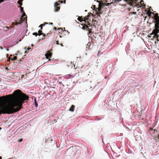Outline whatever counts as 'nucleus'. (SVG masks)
I'll return each mask as SVG.
<instances>
[{"mask_svg": "<svg viewBox=\"0 0 159 159\" xmlns=\"http://www.w3.org/2000/svg\"><path fill=\"white\" fill-rule=\"evenodd\" d=\"M89 15H88L86 16L83 17L82 16H79L78 18V20L80 22L84 21L86 23H87L89 25H90V24L88 20V18L89 17Z\"/></svg>", "mask_w": 159, "mask_h": 159, "instance_id": "obj_1", "label": "nucleus"}, {"mask_svg": "<svg viewBox=\"0 0 159 159\" xmlns=\"http://www.w3.org/2000/svg\"><path fill=\"white\" fill-rule=\"evenodd\" d=\"M105 3L102 2V3H100L99 4L98 8H97V9L98 10V11H97L96 13V14L97 15V16H100V14L102 13V12H100L101 11L102 6L104 5Z\"/></svg>", "mask_w": 159, "mask_h": 159, "instance_id": "obj_2", "label": "nucleus"}, {"mask_svg": "<svg viewBox=\"0 0 159 159\" xmlns=\"http://www.w3.org/2000/svg\"><path fill=\"white\" fill-rule=\"evenodd\" d=\"M82 25L83 26V27H82V28L84 30H88L89 31V33H92V30L91 28H90L89 27L90 26H89L88 25H86L85 24H82Z\"/></svg>", "mask_w": 159, "mask_h": 159, "instance_id": "obj_3", "label": "nucleus"}, {"mask_svg": "<svg viewBox=\"0 0 159 159\" xmlns=\"http://www.w3.org/2000/svg\"><path fill=\"white\" fill-rule=\"evenodd\" d=\"M60 5V3H58L57 2H55L54 4V7L55 9L54 11H58L60 9V7H59V5Z\"/></svg>", "mask_w": 159, "mask_h": 159, "instance_id": "obj_4", "label": "nucleus"}, {"mask_svg": "<svg viewBox=\"0 0 159 159\" xmlns=\"http://www.w3.org/2000/svg\"><path fill=\"white\" fill-rule=\"evenodd\" d=\"M46 58L47 59H49V58L51 57L52 55V53L50 52L49 51H48L47 53L45 55Z\"/></svg>", "mask_w": 159, "mask_h": 159, "instance_id": "obj_5", "label": "nucleus"}, {"mask_svg": "<svg viewBox=\"0 0 159 159\" xmlns=\"http://www.w3.org/2000/svg\"><path fill=\"white\" fill-rule=\"evenodd\" d=\"M136 81V80L134 79H132L131 77H130V84H133L134 83H135Z\"/></svg>", "mask_w": 159, "mask_h": 159, "instance_id": "obj_6", "label": "nucleus"}, {"mask_svg": "<svg viewBox=\"0 0 159 159\" xmlns=\"http://www.w3.org/2000/svg\"><path fill=\"white\" fill-rule=\"evenodd\" d=\"M75 107V106L74 105H72L71 106V107L70 108L69 110L71 111H74V110Z\"/></svg>", "mask_w": 159, "mask_h": 159, "instance_id": "obj_7", "label": "nucleus"}, {"mask_svg": "<svg viewBox=\"0 0 159 159\" xmlns=\"http://www.w3.org/2000/svg\"><path fill=\"white\" fill-rule=\"evenodd\" d=\"M121 0H112V1H115L116 2H119ZM126 2H127L128 4H129V0H124Z\"/></svg>", "mask_w": 159, "mask_h": 159, "instance_id": "obj_8", "label": "nucleus"}, {"mask_svg": "<svg viewBox=\"0 0 159 159\" xmlns=\"http://www.w3.org/2000/svg\"><path fill=\"white\" fill-rule=\"evenodd\" d=\"M38 34L39 36L43 34V33L42 32V31L41 30H39L38 31Z\"/></svg>", "mask_w": 159, "mask_h": 159, "instance_id": "obj_9", "label": "nucleus"}, {"mask_svg": "<svg viewBox=\"0 0 159 159\" xmlns=\"http://www.w3.org/2000/svg\"><path fill=\"white\" fill-rule=\"evenodd\" d=\"M91 45V44L90 43H89L87 45V48L90 49V46Z\"/></svg>", "mask_w": 159, "mask_h": 159, "instance_id": "obj_10", "label": "nucleus"}, {"mask_svg": "<svg viewBox=\"0 0 159 159\" xmlns=\"http://www.w3.org/2000/svg\"><path fill=\"white\" fill-rule=\"evenodd\" d=\"M21 23V22L20 21V22H14L15 25H16L19 24H20Z\"/></svg>", "mask_w": 159, "mask_h": 159, "instance_id": "obj_11", "label": "nucleus"}, {"mask_svg": "<svg viewBox=\"0 0 159 159\" xmlns=\"http://www.w3.org/2000/svg\"><path fill=\"white\" fill-rule=\"evenodd\" d=\"M34 104H35V107H38V104L37 103L36 98H35V99H34Z\"/></svg>", "mask_w": 159, "mask_h": 159, "instance_id": "obj_12", "label": "nucleus"}, {"mask_svg": "<svg viewBox=\"0 0 159 159\" xmlns=\"http://www.w3.org/2000/svg\"><path fill=\"white\" fill-rule=\"evenodd\" d=\"M57 29H58V30H61V32H63L64 31V30H65V28H63V29H61L60 28H58Z\"/></svg>", "mask_w": 159, "mask_h": 159, "instance_id": "obj_13", "label": "nucleus"}, {"mask_svg": "<svg viewBox=\"0 0 159 159\" xmlns=\"http://www.w3.org/2000/svg\"><path fill=\"white\" fill-rule=\"evenodd\" d=\"M48 24V23H47V22H45V23H44V24H41L40 25V26L43 27V26H44L45 25H47Z\"/></svg>", "mask_w": 159, "mask_h": 159, "instance_id": "obj_14", "label": "nucleus"}, {"mask_svg": "<svg viewBox=\"0 0 159 159\" xmlns=\"http://www.w3.org/2000/svg\"><path fill=\"white\" fill-rule=\"evenodd\" d=\"M11 59L12 60H15L16 59L17 57L16 56H14L13 57V58H11Z\"/></svg>", "mask_w": 159, "mask_h": 159, "instance_id": "obj_15", "label": "nucleus"}, {"mask_svg": "<svg viewBox=\"0 0 159 159\" xmlns=\"http://www.w3.org/2000/svg\"><path fill=\"white\" fill-rule=\"evenodd\" d=\"M18 3L19 4H20L21 5L22 4V1L21 0H19L18 2Z\"/></svg>", "mask_w": 159, "mask_h": 159, "instance_id": "obj_16", "label": "nucleus"}, {"mask_svg": "<svg viewBox=\"0 0 159 159\" xmlns=\"http://www.w3.org/2000/svg\"><path fill=\"white\" fill-rule=\"evenodd\" d=\"M33 35H35L36 36H37L38 35V34L37 33H33L32 34Z\"/></svg>", "mask_w": 159, "mask_h": 159, "instance_id": "obj_17", "label": "nucleus"}, {"mask_svg": "<svg viewBox=\"0 0 159 159\" xmlns=\"http://www.w3.org/2000/svg\"><path fill=\"white\" fill-rule=\"evenodd\" d=\"M111 3H113L112 2L111 3H105V4H104V5H106L107 6H108L109 5H110Z\"/></svg>", "mask_w": 159, "mask_h": 159, "instance_id": "obj_18", "label": "nucleus"}, {"mask_svg": "<svg viewBox=\"0 0 159 159\" xmlns=\"http://www.w3.org/2000/svg\"><path fill=\"white\" fill-rule=\"evenodd\" d=\"M56 41V44H59V42H58V40L56 41Z\"/></svg>", "mask_w": 159, "mask_h": 159, "instance_id": "obj_19", "label": "nucleus"}, {"mask_svg": "<svg viewBox=\"0 0 159 159\" xmlns=\"http://www.w3.org/2000/svg\"><path fill=\"white\" fill-rule=\"evenodd\" d=\"M22 140H23L22 139H20V140H18V142H21L22 141Z\"/></svg>", "mask_w": 159, "mask_h": 159, "instance_id": "obj_20", "label": "nucleus"}, {"mask_svg": "<svg viewBox=\"0 0 159 159\" xmlns=\"http://www.w3.org/2000/svg\"><path fill=\"white\" fill-rule=\"evenodd\" d=\"M20 10L21 11H22L23 10V8L22 7H21Z\"/></svg>", "mask_w": 159, "mask_h": 159, "instance_id": "obj_21", "label": "nucleus"}, {"mask_svg": "<svg viewBox=\"0 0 159 159\" xmlns=\"http://www.w3.org/2000/svg\"><path fill=\"white\" fill-rule=\"evenodd\" d=\"M26 15L25 14V12H24V13L23 14V17H24V16H25Z\"/></svg>", "mask_w": 159, "mask_h": 159, "instance_id": "obj_22", "label": "nucleus"}, {"mask_svg": "<svg viewBox=\"0 0 159 159\" xmlns=\"http://www.w3.org/2000/svg\"><path fill=\"white\" fill-rule=\"evenodd\" d=\"M22 18H20V21H21L22 20Z\"/></svg>", "mask_w": 159, "mask_h": 159, "instance_id": "obj_23", "label": "nucleus"}, {"mask_svg": "<svg viewBox=\"0 0 159 159\" xmlns=\"http://www.w3.org/2000/svg\"><path fill=\"white\" fill-rule=\"evenodd\" d=\"M96 21V20H94L93 19V24L94 23V22H95Z\"/></svg>", "mask_w": 159, "mask_h": 159, "instance_id": "obj_24", "label": "nucleus"}, {"mask_svg": "<svg viewBox=\"0 0 159 159\" xmlns=\"http://www.w3.org/2000/svg\"><path fill=\"white\" fill-rule=\"evenodd\" d=\"M39 27H40V29L41 30H42V28H43V27L42 26H40V25L39 26Z\"/></svg>", "mask_w": 159, "mask_h": 159, "instance_id": "obj_25", "label": "nucleus"}, {"mask_svg": "<svg viewBox=\"0 0 159 159\" xmlns=\"http://www.w3.org/2000/svg\"><path fill=\"white\" fill-rule=\"evenodd\" d=\"M4 0H0V3L3 2Z\"/></svg>", "mask_w": 159, "mask_h": 159, "instance_id": "obj_26", "label": "nucleus"}, {"mask_svg": "<svg viewBox=\"0 0 159 159\" xmlns=\"http://www.w3.org/2000/svg\"><path fill=\"white\" fill-rule=\"evenodd\" d=\"M132 151H131V150L130 149V154H132Z\"/></svg>", "mask_w": 159, "mask_h": 159, "instance_id": "obj_27", "label": "nucleus"}, {"mask_svg": "<svg viewBox=\"0 0 159 159\" xmlns=\"http://www.w3.org/2000/svg\"><path fill=\"white\" fill-rule=\"evenodd\" d=\"M156 41L158 42V41H159V39H158V38H157V39H156Z\"/></svg>", "mask_w": 159, "mask_h": 159, "instance_id": "obj_28", "label": "nucleus"}, {"mask_svg": "<svg viewBox=\"0 0 159 159\" xmlns=\"http://www.w3.org/2000/svg\"><path fill=\"white\" fill-rule=\"evenodd\" d=\"M97 2H99V3H101L99 1L97 0Z\"/></svg>", "mask_w": 159, "mask_h": 159, "instance_id": "obj_29", "label": "nucleus"}, {"mask_svg": "<svg viewBox=\"0 0 159 159\" xmlns=\"http://www.w3.org/2000/svg\"><path fill=\"white\" fill-rule=\"evenodd\" d=\"M49 24L50 25H53V23H49Z\"/></svg>", "mask_w": 159, "mask_h": 159, "instance_id": "obj_30", "label": "nucleus"}, {"mask_svg": "<svg viewBox=\"0 0 159 159\" xmlns=\"http://www.w3.org/2000/svg\"><path fill=\"white\" fill-rule=\"evenodd\" d=\"M53 29H54V30H57V28H56V27H54V28H53Z\"/></svg>", "mask_w": 159, "mask_h": 159, "instance_id": "obj_31", "label": "nucleus"}, {"mask_svg": "<svg viewBox=\"0 0 159 159\" xmlns=\"http://www.w3.org/2000/svg\"><path fill=\"white\" fill-rule=\"evenodd\" d=\"M59 2H60L61 3H62L63 2V1H59Z\"/></svg>", "mask_w": 159, "mask_h": 159, "instance_id": "obj_32", "label": "nucleus"}, {"mask_svg": "<svg viewBox=\"0 0 159 159\" xmlns=\"http://www.w3.org/2000/svg\"><path fill=\"white\" fill-rule=\"evenodd\" d=\"M64 3H66V1L65 0H64Z\"/></svg>", "mask_w": 159, "mask_h": 159, "instance_id": "obj_33", "label": "nucleus"}, {"mask_svg": "<svg viewBox=\"0 0 159 159\" xmlns=\"http://www.w3.org/2000/svg\"><path fill=\"white\" fill-rule=\"evenodd\" d=\"M93 7H94V8H95V7H96L95 5H94V6H93Z\"/></svg>", "mask_w": 159, "mask_h": 159, "instance_id": "obj_34", "label": "nucleus"}, {"mask_svg": "<svg viewBox=\"0 0 159 159\" xmlns=\"http://www.w3.org/2000/svg\"><path fill=\"white\" fill-rule=\"evenodd\" d=\"M157 35V38H158L159 37V35Z\"/></svg>", "mask_w": 159, "mask_h": 159, "instance_id": "obj_35", "label": "nucleus"}, {"mask_svg": "<svg viewBox=\"0 0 159 159\" xmlns=\"http://www.w3.org/2000/svg\"><path fill=\"white\" fill-rule=\"evenodd\" d=\"M59 36H60V38H61V34H60V35H59Z\"/></svg>", "mask_w": 159, "mask_h": 159, "instance_id": "obj_36", "label": "nucleus"}, {"mask_svg": "<svg viewBox=\"0 0 159 159\" xmlns=\"http://www.w3.org/2000/svg\"><path fill=\"white\" fill-rule=\"evenodd\" d=\"M60 45H61V46H63V45H62V44H61H61H60Z\"/></svg>", "mask_w": 159, "mask_h": 159, "instance_id": "obj_37", "label": "nucleus"}, {"mask_svg": "<svg viewBox=\"0 0 159 159\" xmlns=\"http://www.w3.org/2000/svg\"><path fill=\"white\" fill-rule=\"evenodd\" d=\"M0 159H2V158L1 157H0Z\"/></svg>", "mask_w": 159, "mask_h": 159, "instance_id": "obj_38", "label": "nucleus"}, {"mask_svg": "<svg viewBox=\"0 0 159 159\" xmlns=\"http://www.w3.org/2000/svg\"><path fill=\"white\" fill-rule=\"evenodd\" d=\"M25 18H24V20H25Z\"/></svg>", "mask_w": 159, "mask_h": 159, "instance_id": "obj_39", "label": "nucleus"}, {"mask_svg": "<svg viewBox=\"0 0 159 159\" xmlns=\"http://www.w3.org/2000/svg\"><path fill=\"white\" fill-rule=\"evenodd\" d=\"M7 51L9 50V49H7Z\"/></svg>", "mask_w": 159, "mask_h": 159, "instance_id": "obj_40", "label": "nucleus"}, {"mask_svg": "<svg viewBox=\"0 0 159 159\" xmlns=\"http://www.w3.org/2000/svg\"><path fill=\"white\" fill-rule=\"evenodd\" d=\"M26 52L27 53V51H25V53H26Z\"/></svg>", "mask_w": 159, "mask_h": 159, "instance_id": "obj_41", "label": "nucleus"}, {"mask_svg": "<svg viewBox=\"0 0 159 159\" xmlns=\"http://www.w3.org/2000/svg\"><path fill=\"white\" fill-rule=\"evenodd\" d=\"M134 131V130H131V131L132 132V131Z\"/></svg>", "mask_w": 159, "mask_h": 159, "instance_id": "obj_42", "label": "nucleus"}, {"mask_svg": "<svg viewBox=\"0 0 159 159\" xmlns=\"http://www.w3.org/2000/svg\"><path fill=\"white\" fill-rule=\"evenodd\" d=\"M128 10H129V8H128Z\"/></svg>", "mask_w": 159, "mask_h": 159, "instance_id": "obj_43", "label": "nucleus"}]
</instances>
